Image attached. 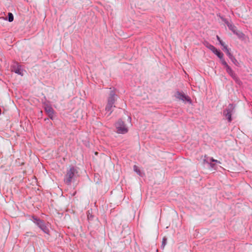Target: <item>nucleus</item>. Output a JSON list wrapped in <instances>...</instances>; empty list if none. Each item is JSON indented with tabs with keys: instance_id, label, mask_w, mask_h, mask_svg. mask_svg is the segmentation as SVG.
I'll return each mask as SVG.
<instances>
[{
	"instance_id": "obj_1",
	"label": "nucleus",
	"mask_w": 252,
	"mask_h": 252,
	"mask_svg": "<svg viewBox=\"0 0 252 252\" xmlns=\"http://www.w3.org/2000/svg\"><path fill=\"white\" fill-rule=\"evenodd\" d=\"M77 173L76 169L74 167H70L67 170L64 177V182L67 185H70L73 177Z\"/></svg>"
},
{
	"instance_id": "obj_2",
	"label": "nucleus",
	"mask_w": 252,
	"mask_h": 252,
	"mask_svg": "<svg viewBox=\"0 0 252 252\" xmlns=\"http://www.w3.org/2000/svg\"><path fill=\"white\" fill-rule=\"evenodd\" d=\"M115 101V95L114 93L112 92L108 97L107 104L105 107V111L108 112V115H109L113 111L112 108Z\"/></svg>"
},
{
	"instance_id": "obj_3",
	"label": "nucleus",
	"mask_w": 252,
	"mask_h": 252,
	"mask_svg": "<svg viewBox=\"0 0 252 252\" xmlns=\"http://www.w3.org/2000/svg\"><path fill=\"white\" fill-rule=\"evenodd\" d=\"M117 132L119 133L125 134L127 132L128 128L121 120H119L115 125Z\"/></svg>"
},
{
	"instance_id": "obj_4",
	"label": "nucleus",
	"mask_w": 252,
	"mask_h": 252,
	"mask_svg": "<svg viewBox=\"0 0 252 252\" xmlns=\"http://www.w3.org/2000/svg\"><path fill=\"white\" fill-rule=\"evenodd\" d=\"M36 224L38 226V227L45 233L48 234L49 233V230L48 228V227L44 223V222L41 220H38L36 222Z\"/></svg>"
},
{
	"instance_id": "obj_5",
	"label": "nucleus",
	"mask_w": 252,
	"mask_h": 252,
	"mask_svg": "<svg viewBox=\"0 0 252 252\" xmlns=\"http://www.w3.org/2000/svg\"><path fill=\"white\" fill-rule=\"evenodd\" d=\"M11 70L18 74L23 75V70L21 69V66L18 63L14 64L12 66Z\"/></svg>"
},
{
	"instance_id": "obj_6",
	"label": "nucleus",
	"mask_w": 252,
	"mask_h": 252,
	"mask_svg": "<svg viewBox=\"0 0 252 252\" xmlns=\"http://www.w3.org/2000/svg\"><path fill=\"white\" fill-rule=\"evenodd\" d=\"M175 96L177 98H178L183 101H189V98L188 96H187L184 95V94H182L179 92H177L176 93Z\"/></svg>"
},
{
	"instance_id": "obj_7",
	"label": "nucleus",
	"mask_w": 252,
	"mask_h": 252,
	"mask_svg": "<svg viewBox=\"0 0 252 252\" xmlns=\"http://www.w3.org/2000/svg\"><path fill=\"white\" fill-rule=\"evenodd\" d=\"M45 110L50 118L53 119L54 117V110L53 108L50 106H46Z\"/></svg>"
},
{
	"instance_id": "obj_8",
	"label": "nucleus",
	"mask_w": 252,
	"mask_h": 252,
	"mask_svg": "<svg viewBox=\"0 0 252 252\" xmlns=\"http://www.w3.org/2000/svg\"><path fill=\"white\" fill-rule=\"evenodd\" d=\"M205 45L211 51H212L214 53H215V52H217L218 49L216 48L213 45H211L208 43H206Z\"/></svg>"
},
{
	"instance_id": "obj_9",
	"label": "nucleus",
	"mask_w": 252,
	"mask_h": 252,
	"mask_svg": "<svg viewBox=\"0 0 252 252\" xmlns=\"http://www.w3.org/2000/svg\"><path fill=\"white\" fill-rule=\"evenodd\" d=\"M226 70L227 72L230 75H231L233 78H234L235 77L234 73L233 72V70H232V69L230 68V67L229 66H228V67H227L226 68Z\"/></svg>"
},
{
	"instance_id": "obj_10",
	"label": "nucleus",
	"mask_w": 252,
	"mask_h": 252,
	"mask_svg": "<svg viewBox=\"0 0 252 252\" xmlns=\"http://www.w3.org/2000/svg\"><path fill=\"white\" fill-rule=\"evenodd\" d=\"M133 170L138 175L141 176V171L137 165H135L133 166Z\"/></svg>"
},
{
	"instance_id": "obj_11",
	"label": "nucleus",
	"mask_w": 252,
	"mask_h": 252,
	"mask_svg": "<svg viewBox=\"0 0 252 252\" xmlns=\"http://www.w3.org/2000/svg\"><path fill=\"white\" fill-rule=\"evenodd\" d=\"M214 54H215L220 59L223 58V54L218 50H217V52H215Z\"/></svg>"
},
{
	"instance_id": "obj_12",
	"label": "nucleus",
	"mask_w": 252,
	"mask_h": 252,
	"mask_svg": "<svg viewBox=\"0 0 252 252\" xmlns=\"http://www.w3.org/2000/svg\"><path fill=\"white\" fill-rule=\"evenodd\" d=\"M223 49H224V50L226 52V53L227 54V55H228L229 58H231L232 57V56L231 54V53L229 52V50L227 48V46L225 45V46H224L223 47Z\"/></svg>"
},
{
	"instance_id": "obj_13",
	"label": "nucleus",
	"mask_w": 252,
	"mask_h": 252,
	"mask_svg": "<svg viewBox=\"0 0 252 252\" xmlns=\"http://www.w3.org/2000/svg\"><path fill=\"white\" fill-rule=\"evenodd\" d=\"M226 117L228 120L229 122L231 121V114L230 112L227 111V113L225 114Z\"/></svg>"
},
{
	"instance_id": "obj_14",
	"label": "nucleus",
	"mask_w": 252,
	"mask_h": 252,
	"mask_svg": "<svg viewBox=\"0 0 252 252\" xmlns=\"http://www.w3.org/2000/svg\"><path fill=\"white\" fill-rule=\"evenodd\" d=\"M8 21L10 22H12L14 19L13 14L11 13H8Z\"/></svg>"
},
{
	"instance_id": "obj_15",
	"label": "nucleus",
	"mask_w": 252,
	"mask_h": 252,
	"mask_svg": "<svg viewBox=\"0 0 252 252\" xmlns=\"http://www.w3.org/2000/svg\"><path fill=\"white\" fill-rule=\"evenodd\" d=\"M220 61H221V63L225 66V67L226 68L227 67H228L229 65L227 64V63H226V62L225 61V60H224L223 58H221L220 59Z\"/></svg>"
},
{
	"instance_id": "obj_16",
	"label": "nucleus",
	"mask_w": 252,
	"mask_h": 252,
	"mask_svg": "<svg viewBox=\"0 0 252 252\" xmlns=\"http://www.w3.org/2000/svg\"><path fill=\"white\" fill-rule=\"evenodd\" d=\"M220 45H221L222 46H223V47H224V46H225L226 45L225 44V43H224V42H223L222 40H221V41H220Z\"/></svg>"
},
{
	"instance_id": "obj_17",
	"label": "nucleus",
	"mask_w": 252,
	"mask_h": 252,
	"mask_svg": "<svg viewBox=\"0 0 252 252\" xmlns=\"http://www.w3.org/2000/svg\"><path fill=\"white\" fill-rule=\"evenodd\" d=\"M211 160L212 161H213V162H219V161H218L217 160L214 159V158H211Z\"/></svg>"
},
{
	"instance_id": "obj_18",
	"label": "nucleus",
	"mask_w": 252,
	"mask_h": 252,
	"mask_svg": "<svg viewBox=\"0 0 252 252\" xmlns=\"http://www.w3.org/2000/svg\"><path fill=\"white\" fill-rule=\"evenodd\" d=\"M217 38L219 41V42H220V41H221L220 37L218 35L217 36Z\"/></svg>"
},
{
	"instance_id": "obj_19",
	"label": "nucleus",
	"mask_w": 252,
	"mask_h": 252,
	"mask_svg": "<svg viewBox=\"0 0 252 252\" xmlns=\"http://www.w3.org/2000/svg\"><path fill=\"white\" fill-rule=\"evenodd\" d=\"M35 220L37 221L38 220H37V219H35ZM37 221L36 222H34L35 223H36Z\"/></svg>"
}]
</instances>
